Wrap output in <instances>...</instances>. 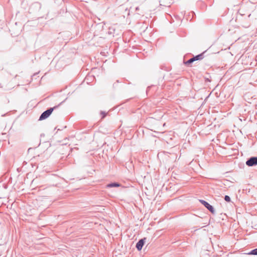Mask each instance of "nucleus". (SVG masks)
<instances>
[{"label": "nucleus", "mask_w": 257, "mask_h": 257, "mask_svg": "<svg viewBox=\"0 0 257 257\" xmlns=\"http://www.w3.org/2000/svg\"><path fill=\"white\" fill-rule=\"evenodd\" d=\"M120 185L117 183H111L107 185V187L108 188L119 187Z\"/></svg>", "instance_id": "obj_6"}, {"label": "nucleus", "mask_w": 257, "mask_h": 257, "mask_svg": "<svg viewBox=\"0 0 257 257\" xmlns=\"http://www.w3.org/2000/svg\"><path fill=\"white\" fill-rule=\"evenodd\" d=\"M248 167H252L257 165V157H251L247 160L245 163Z\"/></svg>", "instance_id": "obj_2"}, {"label": "nucleus", "mask_w": 257, "mask_h": 257, "mask_svg": "<svg viewBox=\"0 0 257 257\" xmlns=\"http://www.w3.org/2000/svg\"><path fill=\"white\" fill-rule=\"evenodd\" d=\"M248 254L251 255H257V248L251 250Z\"/></svg>", "instance_id": "obj_8"}, {"label": "nucleus", "mask_w": 257, "mask_h": 257, "mask_svg": "<svg viewBox=\"0 0 257 257\" xmlns=\"http://www.w3.org/2000/svg\"><path fill=\"white\" fill-rule=\"evenodd\" d=\"M146 240H147V238L144 237L143 238L140 239L138 241V242L137 243L136 247L139 251H140L141 250H142L143 246L144 245V244L146 242Z\"/></svg>", "instance_id": "obj_4"}, {"label": "nucleus", "mask_w": 257, "mask_h": 257, "mask_svg": "<svg viewBox=\"0 0 257 257\" xmlns=\"http://www.w3.org/2000/svg\"><path fill=\"white\" fill-rule=\"evenodd\" d=\"M204 53H205V52H204L199 55H196L195 56H194L193 58H194V60L197 61V60H202L204 58Z\"/></svg>", "instance_id": "obj_5"}, {"label": "nucleus", "mask_w": 257, "mask_h": 257, "mask_svg": "<svg viewBox=\"0 0 257 257\" xmlns=\"http://www.w3.org/2000/svg\"><path fill=\"white\" fill-rule=\"evenodd\" d=\"M100 113H101V114L102 115V118H104L106 116V113L105 112H104V111H101L100 112Z\"/></svg>", "instance_id": "obj_10"}, {"label": "nucleus", "mask_w": 257, "mask_h": 257, "mask_svg": "<svg viewBox=\"0 0 257 257\" xmlns=\"http://www.w3.org/2000/svg\"><path fill=\"white\" fill-rule=\"evenodd\" d=\"M199 202L203 205L209 211H210L212 213L214 214L215 213V210L214 207L211 205L209 203H208L207 201L204 200H199Z\"/></svg>", "instance_id": "obj_3"}, {"label": "nucleus", "mask_w": 257, "mask_h": 257, "mask_svg": "<svg viewBox=\"0 0 257 257\" xmlns=\"http://www.w3.org/2000/svg\"><path fill=\"white\" fill-rule=\"evenodd\" d=\"M194 58L193 57L189 59L188 60H187L186 62H185V64L187 65H189L192 63L193 62H194Z\"/></svg>", "instance_id": "obj_7"}, {"label": "nucleus", "mask_w": 257, "mask_h": 257, "mask_svg": "<svg viewBox=\"0 0 257 257\" xmlns=\"http://www.w3.org/2000/svg\"><path fill=\"white\" fill-rule=\"evenodd\" d=\"M58 107V106H55L53 107H50L44 111L40 115L39 120H42L48 118L52 113L53 111Z\"/></svg>", "instance_id": "obj_1"}, {"label": "nucleus", "mask_w": 257, "mask_h": 257, "mask_svg": "<svg viewBox=\"0 0 257 257\" xmlns=\"http://www.w3.org/2000/svg\"><path fill=\"white\" fill-rule=\"evenodd\" d=\"M61 104H62V102H60V103L59 104V105H57V106H58L59 105H60Z\"/></svg>", "instance_id": "obj_14"}, {"label": "nucleus", "mask_w": 257, "mask_h": 257, "mask_svg": "<svg viewBox=\"0 0 257 257\" xmlns=\"http://www.w3.org/2000/svg\"><path fill=\"white\" fill-rule=\"evenodd\" d=\"M61 104H62V102H60V103L59 104V105H57V106H58L59 105H60Z\"/></svg>", "instance_id": "obj_15"}, {"label": "nucleus", "mask_w": 257, "mask_h": 257, "mask_svg": "<svg viewBox=\"0 0 257 257\" xmlns=\"http://www.w3.org/2000/svg\"><path fill=\"white\" fill-rule=\"evenodd\" d=\"M61 104H62V102H60V103L59 104V105H57V106H58L59 105H60Z\"/></svg>", "instance_id": "obj_12"}, {"label": "nucleus", "mask_w": 257, "mask_h": 257, "mask_svg": "<svg viewBox=\"0 0 257 257\" xmlns=\"http://www.w3.org/2000/svg\"><path fill=\"white\" fill-rule=\"evenodd\" d=\"M224 200L226 201V202H230V198L229 196L228 195H225L224 196Z\"/></svg>", "instance_id": "obj_9"}, {"label": "nucleus", "mask_w": 257, "mask_h": 257, "mask_svg": "<svg viewBox=\"0 0 257 257\" xmlns=\"http://www.w3.org/2000/svg\"><path fill=\"white\" fill-rule=\"evenodd\" d=\"M138 9H139V8H138V7H137V8H136V10H138Z\"/></svg>", "instance_id": "obj_16"}, {"label": "nucleus", "mask_w": 257, "mask_h": 257, "mask_svg": "<svg viewBox=\"0 0 257 257\" xmlns=\"http://www.w3.org/2000/svg\"><path fill=\"white\" fill-rule=\"evenodd\" d=\"M29 81L28 80H27L26 81V82H25V84H29ZM25 85V84H17V86H19V85Z\"/></svg>", "instance_id": "obj_11"}, {"label": "nucleus", "mask_w": 257, "mask_h": 257, "mask_svg": "<svg viewBox=\"0 0 257 257\" xmlns=\"http://www.w3.org/2000/svg\"><path fill=\"white\" fill-rule=\"evenodd\" d=\"M61 104H62V102H60V103L59 104V105H57V106H58L59 105H60Z\"/></svg>", "instance_id": "obj_13"}]
</instances>
